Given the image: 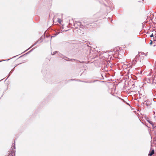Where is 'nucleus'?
<instances>
[{"mask_svg":"<svg viewBox=\"0 0 156 156\" xmlns=\"http://www.w3.org/2000/svg\"><path fill=\"white\" fill-rule=\"evenodd\" d=\"M141 55H144L143 54H142V53H141V55L140 54L139 55V56L140 58V61H141V60L142 61L143 60V58H144V56H140Z\"/></svg>","mask_w":156,"mask_h":156,"instance_id":"3","label":"nucleus"},{"mask_svg":"<svg viewBox=\"0 0 156 156\" xmlns=\"http://www.w3.org/2000/svg\"><path fill=\"white\" fill-rule=\"evenodd\" d=\"M92 23L88 22H86L84 23V25L85 27L90 28L92 26Z\"/></svg>","mask_w":156,"mask_h":156,"instance_id":"1","label":"nucleus"},{"mask_svg":"<svg viewBox=\"0 0 156 156\" xmlns=\"http://www.w3.org/2000/svg\"><path fill=\"white\" fill-rule=\"evenodd\" d=\"M132 64L134 65V64H135V63L136 62V60L134 59L132 61Z\"/></svg>","mask_w":156,"mask_h":156,"instance_id":"4","label":"nucleus"},{"mask_svg":"<svg viewBox=\"0 0 156 156\" xmlns=\"http://www.w3.org/2000/svg\"><path fill=\"white\" fill-rule=\"evenodd\" d=\"M154 36V35H153V34H152L151 35H150V37H152Z\"/></svg>","mask_w":156,"mask_h":156,"instance_id":"7","label":"nucleus"},{"mask_svg":"<svg viewBox=\"0 0 156 156\" xmlns=\"http://www.w3.org/2000/svg\"><path fill=\"white\" fill-rule=\"evenodd\" d=\"M80 24V23H79Z\"/></svg>","mask_w":156,"mask_h":156,"instance_id":"9","label":"nucleus"},{"mask_svg":"<svg viewBox=\"0 0 156 156\" xmlns=\"http://www.w3.org/2000/svg\"><path fill=\"white\" fill-rule=\"evenodd\" d=\"M147 121L151 124L152 125H153V122H152L150 120H147Z\"/></svg>","mask_w":156,"mask_h":156,"instance_id":"5","label":"nucleus"},{"mask_svg":"<svg viewBox=\"0 0 156 156\" xmlns=\"http://www.w3.org/2000/svg\"><path fill=\"white\" fill-rule=\"evenodd\" d=\"M154 150H152L150 151L148 154V156H152L154 153Z\"/></svg>","mask_w":156,"mask_h":156,"instance_id":"2","label":"nucleus"},{"mask_svg":"<svg viewBox=\"0 0 156 156\" xmlns=\"http://www.w3.org/2000/svg\"><path fill=\"white\" fill-rule=\"evenodd\" d=\"M62 21L60 19H58V22L60 24L61 23V22Z\"/></svg>","mask_w":156,"mask_h":156,"instance_id":"6","label":"nucleus"},{"mask_svg":"<svg viewBox=\"0 0 156 156\" xmlns=\"http://www.w3.org/2000/svg\"><path fill=\"white\" fill-rule=\"evenodd\" d=\"M152 41H151V42L150 43V44H152Z\"/></svg>","mask_w":156,"mask_h":156,"instance_id":"8","label":"nucleus"}]
</instances>
